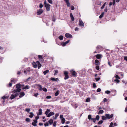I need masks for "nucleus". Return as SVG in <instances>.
I'll use <instances>...</instances> for the list:
<instances>
[{"mask_svg": "<svg viewBox=\"0 0 127 127\" xmlns=\"http://www.w3.org/2000/svg\"><path fill=\"white\" fill-rule=\"evenodd\" d=\"M64 74L65 76L64 78V80H66L69 78V77L68 75V73L67 71H64Z\"/></svg>", "mask_w": 127, "mask_h": 127, "instance_id": "obj_1", "label": "nucleus"}, {"mask_svg": "<svg viewBox=\"0 0 127 127\" xmlns=\"http://www.w3.org/2000/svg\"><path fill=\"white\" fill-rule=\"evenodd\" d=\"M70 73L74 77H76L77 75V73L74 70L72 69L70 70Z\"/></svg>", "mask_w": 127, "mask_h": 127, "instance_id": "obj_2", "label": "nucleus"}, {"mask_svg": "<svg viewBox=\"0 0 127 127\" xmlns=\"http://www.w3.org/2000/svg\"><path fill=\"white\" fill-rule=\"evenodd\" d=\"M113 116L114 114H111L110 115L108 114H106L105 115V116L106 117V119H108L112 118L113 117Z\"/></svg>", "mask_w": 127, "mask_h": 127, "instance_id": "obj_3", "label": "nucleus"}, {"mask_svg": "<svg viewBox=\"0 0 127 127\" xmlns=\"http://www.w3.org/2000/svg\"><path fill=\"white\" fill-rule=\"evenodd\" d=\"M34 87L35 88H38V89L40 91L42 90V87L41 86L40 84H36L34 85Z\"/></svg>", "mask_w": 127, "mask_h": 127, "instance_id": "obj_4", "label": "nucleus"}, {"mask_svg": "<svg viewBox=\"0 0 127 127\" xmlns=\"http://www.w3.org/2000/svg\"><path fill=\"white\" fill-rule=\"evenodd\" d=\"M43 11V10L42 9H40L37 10L36 14L38 15H40L42 13Z\"/></svg>", "mask_w": 127, "mask_h": 127, "instance_id": "obj_5", "label": "nucleus"}, {"mask_svg": "<svg viewBox=\"0 0 127 127\" xmlns=\"http://www.w3.org/2000/svg\"><path fill=\"white\" fill-rule=\"evenodd\" d=\"M65 36L67 38H72V35L70 34L66 33L65 34Z\"/></svg>", "mask_w": 127, "mask_h": 127, "instance_id": "obj_6", "label": "nucleus"}, {"mask_svg": "<svg viewBox=\"0 0 127 127\" xmlns=\"http://www.w3.org/2000/svg\"><path fill=\"white\" fill-rule=\"evenodd\" d=\"M50 5L49 4H47V5L45 6L46 8V9L47 11H50Z\"/></svg>", "mask_w": 127, "mask_h": 127, "instance_id": "obj_7", "label": "nucleus"}, {"mask_svg": "<svg viewBox=\"0 0 127 127\" xmlns=\"http://www.w3.org/2000/svg\"><path fill=\"white\" fill-rule=\"evenodd\" d=\"M16 88L17 89L20 90L21 91V85L20 83H18L16 84Z\"/></svg>", "mask_w": 127, "mask_h": 127, "instance_id": "obj_8", "label": "nucleus"}, {"mask_svg": "<svg viewBox=\"0 0 127 127\" xmlns=\"http://www.w3.org/2000/svg\"><path fill=\"white\" fill-rule=\"evenodd\" d=\"M95 56L96 57L97 59H101L102 57V55L101 54H97L96 55H95Z\"/></svg>", "mask_w": 127, "mask_h": 127, "instance_id": "obj_9", "label": "nucleus"}, {"mask_svg": "<svg viewBox=\"0 0 127 127\" xmlns=\"http://www.w3.org/2000/svg\"><path fill=\"white\" fill-rule=\"evenodd\" d=\"M54 114H55L53 112H51L49 113V114L47 115H46V116L47 117H50L51 116L53 115Z\"/></svg>", "mask_w": 127, "mask_h": 127, "instance_id": "obj_10", "label": "nucleus"}, {"mask_svg": "<svg viewBox=\"0 0 127 127\" xmlns=\"http://www.w3.org/2000/svg\"><path fill=\"white\" fill-rule=\"evenodd\" d=\"M33 122H32V125L34 126H37L36 123H37V120L35 119L33 120Z\"/></svg>", "mask_w": 127, "mask_h": 127, "instance_id": "obj_11", "label": "nucleus"}, {"mask_svg": "<svg viewBox=\"0 0 127 127\" xmlns=\"http://www.w3.org/2000/svg\"><path fill=\"white\" fill-rule=\"evenodd\" d=\"M50 80L53 81H55L56 82L59 81L58 78H55L51 77L50 78Z\"/></svg>", "mask_w": 127, "mask_h": 127, "instance_id": "obj_12", "label": "nucleus"}, {"mask_svg": "<svg viewBox=\"0 0 127 127\" xmlns=\"http://www.w3.org/2000/svg\"><path fill=\"white\" fill-rule=\"evenodd\" d=\"M95 64L96 65H100V63L99 62V61L97 59H96L95 60Z\"/></svg>", "mask_w": 127, "mask_h": 127, "instance_id": "obj_13", "label": "nucleus"}, {"mask_svg": "<svg viewBox=\"0 0 127 127\" xmlns=\"http://www.w3.org/2000/svg\"><path fill=\"white\" fill-rule=\"evenodd\" d=\"M36 63L37 64V65L38 66V69H39L41 67V64H40V62L38 61H37L36 62Z\"/></svg>", "mask_w": 127, "mask_h": 127, "instance_id": "obj_14", "label": "nucleus"}, {"mask_svg": "<svg viewBox=\"0 0 127 127\" xmlns=\"http://www.w3.org/2000/svg\"><path fill=\"white\" fill-rule=\"evenodd\" d=\"M79 25L81 26H84V24L82 21L81 19H79Z\"/></svg>", "mask_w": 127, "mask_h": 127, "instance_id": "obj_15", "label": "nucleus"}, {"mask_svg": "<svg viewBox=\"0 0 127 127\" xmlns=\"http://www.w3.org/2000/svg\"><path fill=\"white\" fill-rule=\"evenodd\" d=\"M64 1L66 3L67 6L68 7H69L70 5V4L68 0H64Z\"/></svg>", "mask_w": 127, "mask_h": 127, "instance_id": "obj_16", "label": "nucleus"}, {"mask_svg": "<svg viewBox=\"0 0 127 127\" xmlns=\"http://www.w3.org/2000/svg\"><path fill=\"white\" fill-rule=\"evenodd\" d=\"M39 113L38 114H37V115H42V110L40 108L38 110Z\"/></svg>", "mask_w": 127, "mask_h": 127, "instance_id": "obj_17", "label": "nucleus"}, {"mask_svg": "<svg viewBox=\"0 0 127 127\" xmlns=\"http://www.w3.org/2000/svg\"><path fill=\"white\" fill-rule=\"evenodd\" d=\"M20 95L19 96V97L20 98L22 97L25 95L24 93L23 92H22L20 93Z\"/></svg>", "mask_w": 127, "mask_h": 127, "instance_id": "obj_18", "label": "nucleus"}, {"mask_svg": "<svg viewBox=\"0 0 127 127\" xmlns=\"http://www.w3.org/2000/svg\"><path fill=\"white\" fill-rule=\"evenodd\" d=\"M33 63H32V65H33V67L34 68H36L37 66V64L35 62H33Z\"/></svg>", "mask_w": 127, "mask_h": 127, "instance_id": "obj_19", "label": "nucleus"}, {"mask_svg": "<svg viewBox=\"0 0 127 127\" xmlns=\"http://www.w3.org/2000/svg\"><path fill=\"white\" fill-rule=\"evenodd\" d=\"M53 120L52 119H50L48 121V122L50 125H51L53 123Z\"/></svg>", "mask_w": 127, "mask_h": 127, "instance_id": "obj_20", "label": "nucleus"}, {"mask_svg": "<svg viewBox=\"0 0 127 127\" xmlns=\"http://www.w3.org/2000/svg\"><path fill=\"white\" fill-rule=\"evenodd\" d=\"M51 111V110L50 109H47L46 110L45 112V114L46 115H47L48 114H49V113Z\"/></svg>", "mask_w": 127, "mask_h": 127, "instance_id": "obj_21", "label": "nucleus"}, {"mask_svg": "<svg viewBox=\"0 0 127 127\" xmlns=\"http://www.w3.org/2000/svg\"><path fill=\"white\" fill-rule=\"evenodd\" d=\"M70 17L72 21H74V18L73 16L72 13H71L70 14Z\"/></svg>", "mask_w": 127, "mask_h": 127, "instance_id": "obj_22", "label": "nucleus"}, {"mask_svg": "<svg viewBox=\"0 0 127 127\" xmlns=\"http://www.w3.org/2000/svg\"><path fill=\"white\" fill-rule=\"evenodd\" d=\"M29 86L26 85L24 87L22 88V89L23 90H24L25 89H29Z\"/></svg>", "mask_w": 127, "mask_h": 127, "instance_id": "obj_23", "label": "nucleus"}, {"mask_svg": "<svg viewBox=\"0 0 127 127\" xmlns=\"http://www.w3.org/2000/svg\"><path fill=\"white\" fill-rule=\"evenodd\" d=\"M20 92V90L19 89H17L16 90H14L13 91V92L14 93H17V92Z\"/></svg>", "mask_w": 127, "mask_h": 127, "instance_id": "obj_24", "label": "nucleus"}, {"mask_svg": "<svg viewBox=\"0 0 127 127\" xmlns=\"http://www.w3.org/2000/svg\"><path fill=\"white\" fill-rule=\"evenodd\" d=\"M104 14V12H102L101 14V15H100L99 16V18L100 19H101L103 17Z\"/></svg>", "mask_w": 127, "mask_h": 127, "instance_id": "obj_25", "label": "nucleus"}, {"mask_svg": "<svg viewBox=\"0 0 127 127\" xmlns=\"http://www.w3.org/2000/svg\"><path fill=\"white\" fill-rule=\"evenodd\" d=\"M9 97V96H5L4 95L2 97H1V98L2 99H8Z\"/></svg>", "mask_w": 127, "mask_h": 127, "instance_id": "obj_26", "label": "nucleus"}, {"mask_svg": "<svg viewBox=\"0 0 127 127\" xmlns=\"http://www.w3.org/2000/svg\"><path fill=\"white\" fill-rule=\"evenodd\" d=\"M64 37L63 35H60L58 37L59 39L61 40H62L63 39Z\"/></svg>", "mask_w": 127, "mask_h": 127, "instance_id": "obj_27", "label": "nucleus"}, {"mask_svg": "<svg viewBox=\"0 0 127 127\" xmlns=\"http://www.w3.org/2000/svg\"><path fill=\"white\" fill-rule=\"evenodd\" d=\"M15 97L14 95L12 94L11 95V96L9 98L11 99H12L15 98Z\"/></svg>", "mask_w": 127, "mask_h": 127, "instance_id": "obj_28", "label": "nucleus"}, {"mask_svg": "<svg viewBox=\"0 0 127 127\" xmlns=\"http://www.w3.org/2000/svg\"><path fill=\"white\" fill-rule=\"evenodd\" d=\"M103 112L104 111L103 110H99L97 113L98 114H102L103 113Z\"/></svg>", "mask_w": 127, "mask_h": 127, "instance_id": "obj_29", "label": "nucleus"}, {"mask_svg": "<svg viewBox=\"0 0 127 127\" xmlns=\"http://www.w3.org/2000/svg\"><path fill=\"white\" fill-rule=\"evenodd\" d=\"M38 57L39 60H41V59H42L43 57H42V56L41 55H39L38 56Z\"/></svg>", "mask_w": 127, "mask_h": 127, "instance_id": "obj_30", "label": "nucleus"}, {"mask_svg": "<svg viewBox=\"0 0 127 127\" xmlns=\"http://www.w3.org/2000/svg\"><path fill=\"white\" fill-rule=\"evenodd\" d=\"M49 72V70L47 69L45 71H44L43 72V74L44 75H45L47 73H48Z\"/></svg>", "mask_w": 127, "mask_h": 127, "instance_id": "obj_31", "label": "nucleus"}, {"mask_svg": "<svg viewBox=\"0 0 127 127\" xmlns=\"http://www.w3.org/2000/svg\"><path fill=\"white\" fill-rule=\"evenodd\" d=\"M61 122L62 124H64L65 123V119L64 118H63V119H61Z\"/></svg>", "mask_w": 127, "mask_h": 127, "instance_id": "obj_32", "label": "nucleus"}, {"mask_svg": "<svg viewBox=\"0 0 127 127\" xmlns=\"http://www.w3.org/2000/svg\"><path fill=\"white\" fill-rule=\"evenodd\" d=\"M93 118H92V116L91 115H89L88 116V119L89 120H92L93 119Z\"/></svg>", "mask_w": 127, "mask_h": 127, "instance_id": "obj_33", "label": "nucleus"}, {"mask_svg": "<svg viewBox=\"0 0 127 127\" xmlns=\"http://www.w3.org/2000/svg\"><path fill=\"white\" fill-rule=\"evenodd\" d=\"M59 90H57L55 94V96H57L59 94Z\"/></svg>", "mask_w": 127, "mask_h": 127, "instance_id": "obj_34", "label": "nucleus"}, {"mask_svg": "<svg viewBox=\"0 0 127 127\" xmlns=\"http://www.w3.org/2000/svg\"><path fill=\"white\" fill-rule=\"evenodd\" d=\"M47 57L46 56H44V57H43V58H42V59H41V60H40V62L41 63H44V59L45 57Z\"/></svg>", "mask_w": 127, "mask_h": 127, "instance_id": "obj_35", "label": "nucleus"}, {"mask_svg": "<svg viewBox=\"0 0 127 127\" xmlns=\"http://www.w3.org/2000/svg\"><path fill=\"white\" fill-rule=\"evenodd\" d=\"M95 119L97 121L99 120V116L98 115H97L95 117Z\"/></svg>", "mask_w": 127, "mask_h": 127, "instance_id": "obj_36", "label": "nucleus"}, {"mask_svg": "<svg viewBox=\"0 0 127 127\" xmlns=\"http://www.w3.org/2000/svg\"><path fill=\"white\" fill-rule=\"evenodd\" d=\"M102 48V46L100 45H98L97 46V47H96V48L97 49V50H98Z\"/></svg>", "mask_w": 127, "mask_h": 127, "instance_id": "obj_37", "label": "nucleus"}, {"mask_svg": "<svg viewBox=\"0 0 127 127\" xmlns=\"http://www.w3.org/2000/svg\"><path fill=\"white\" fill-rule=\"evenodd\" d=\"M103 122V120H100L99 121V122L97 124L98 125H100Z\"/></svg>", "mask_w": 127, "mask_h": 127, "instance_id": "obj_38", "label": "nucleus"}, {"mask_svg": "<svg viewBox=\"0 0 127 127\" xmlns=\"http://www.w3.org/2000/svg\"><path fill=\"white\" fill-rule=\"evenodd\" d=\"M114 81L117 83H119L120 82V81L118 79H116L114 80Z\"/></svg>", "mask_w": 127, "mask_h": 127, "instance_id": "obj_39", "label": "nucleus"}, {"mask_svg": "<svg viewBox=\"0 0 127 127\" xmlns=\"http://www.w3.org/2000/svg\"><path fill=\"white\" fill-rule=\"evenodd\" d=\"M90 101V98L88 97L87 98L86 100V102H89Z\"/></svg>", "mask_w": 127, "mask_h": 127, "instance_id": "obj_40", "label": "nucleus"}, {"mask_svg": "<svg viewBox=\"0 0 127 127\" xmlns=\"http://www.w3.org/2000/svg\"><path fill=\"white\" fill-rule=\"evenodd\" d=\"M57 123V122L56 121H54V122L53 124V126L54 127H56V126Z\"/></svg>", "mask_w": 127, "mask_h": 127, "instance_id": "obj_41", "label": "nucleus"}, {"mask_svg": "<svg viewBox=\"0 0 127 127\" xmlns=\"http://www.w3.org/2000/svg\"><path fill=\"white\" fill-rule=\"evenodd\" d=\"M42 90L44 91L45 92H46L47 91V89L45 87H44V88H43L42 89Z\"/></svg>", "mask_w": 127, "mask_h": 127, "instance_id": "obj_42", "label": "nucleus"}, {"mask_svg": "<svg viewBox=\"0 0 127 127\" xmlns=\"http://www.w3.org/2000/svg\"><path fill=\"white\" fill-rule=\"evenodd\" d=\"M61 45L63 46H65L66 45V44L65 42H63L62 43Z\"/></svg>", "mask_w": 127, "mask_h": 127, "instance_id": "obj_43", "label": "nucleus"}, {"mask_svg": "<svg viewBox=\"0 0 127 127\" xmlns=\"http://www.w3.org/2000/svg\"><path fill=\"white\" fill-rule=\"evenodd\" d=\"M102 119L103 120H105L106 119V117L104 116H102Z\"/></svg>", "mask_w": 127, "mask_h": 127, "instance_id": "obj_44", "label": "nucleus"}, {"mask_svg": "<svg viewBox=\"0 0 127 127\" xmlns=\"http://www.w3.org/2000/svg\"><path fill=\"white\" fill-rule=\"evenodd\" d=\"M95 69L97 70H99V65H97L95 67Z\"/></svg>", "mask_w": 127, "mask_h": 127, "instance_id": "obj_45", "label": "nucleus"}, {"mask_svg": "<svg viewBox=\"0 0 127 127\" xmlns=\"http://www.w3.org/2000/svg\"><path fill=\"white\" fill-rule=\"evenodd\" d=\"M38 95L39 94L38 93L34 94L33 95L36 97H37Z\"/></svg>", "mask_w": 127, "mask_h": 127, "instance_id": "obj_46", "label": "nucleus"}, {"mask_svg": "<svg viewBox=\"0 0 127 127\" xmlns=\"http://www.w3.org/2000/svg\"><path fill=\"white\" fill-rule=\"evenodd\" d=\"M44 125L45 127L48 126L49 125V123H48L47 122H46V123H44Z\"/></svg>", "mask_w": 127, "mask_h": 127, "instance_id": "obj_47", "label": "nucleus"}, {"mask_svg": "<svg viewBox=\"0 0 127 127\" xmlns=\"http://www.w3.org/2000/svg\"><path fill=\"white\" fill-rule=\"evenodd\" d=\"M54 72H55V73L54 74V75H56V73H58V71L57 70H55Z\"/></svg>", "mask_w": 127, "mask_h": 127, "instance_id": "obj_48", "label": "nucleus"}, {"mask_svg": "<svg viewBox=\"0 0 127 127\" xmlns=\"http://www.w3.org/2000/svg\"><path fill=\"white\" fill-rule=\"evenodd\" d=\"M59 116V114L58 113H57L55 115V119H56L57 117Z\"/></svg>", "mask_w": 127, "mask_h": 127, "instance_id": "obj_49", "label": "nucleus"}, {"mask_svg": "<svg viewBox=\"0 0 127 127\" xmlns=\"http://www.w3.org/2000/svg\"><path fill=\"white\" fill-rule=\"evenodd\" d=\"M30 111V108H26L25 109L26 111L28 113H29Z\"/></svg>", "mask_w": 127, "mask_h": 127, "instance_id": "obj_50", "label": "nucleus"}, {"mask_svg": "<svg viewBox=\"0 0 127 127\" xmlns=\"http://www.w3.org/2000/svg\"><path fill=\"white\" fill-rule=\"evenodd\" d=\"M25 120L26 122H30L31 120L29 118H27Z\"/></svg>", "mask_w": 127, "mask_h": 127, "instance_id": "obj_51", "label": "nucleus"}, {"mask_svg": "<svg viewBox=\"0 0 127 127\" xmlns=\"http://www.w3.org/2000/svg\"><path fill=\"white\" fill-rule=\"evenodd\" d=\"M20 95V93H16L14 95L15 97H16L18 95Z\"/></svg>", "mask_w": 127, "mask_h": 127, "instance_id": "obj_52", "label": "nucleus"}, {"mask_svg": "<svg viewBox=\"0 0 127 127\" xmlns=\"http://www.w3.org/2000/svg\"><path fill=\"white\" fill-rule=\"evenodd\" d=\"M93 87L94 88H95L96 87V84L95 83H94L93 84Z\"/></svg>", "mask_w": 127, "mask_h": 127, "instance_id": "obj_53", "label": "nucleus"}, {"mask_svg": "<svg viewBox=\"0 0 127 127\" xmlns=\"http://www.w3.org/2000/svg\"><path fill=\"white\" fill-rule=\"evenodd\" d=\"M116 79H120V78L119 76L117 75H116L115 76Z\"/></svg>", "mask_w": 127, "mask_h": 127, "instance_id": "obj_54", "label": "nucleus"}, {"mask_svg": "<svg viewBox=\"0 0 127 127\" xmlns=\"http://www.w3.org/2000/svg\"><path fill=\"white\" fill-rule=\"evenodd\" d=\"M48 2L51 4H52L53 1L52 0H47Z\"/></svg>", "mask_w": 127, "mask_h": 127, "instance_id": "obj_55", "label": "nucleus"}, {"mask_svg": "<svg viewBox=\"0 0 127 127\" xmlns=\"http://www.w3.org/2000/svg\"><path fill=\"white\" fill-rule=\"evenodd\" d=\"M105 93L107 94H109L110 93V92L109 91L107 90L105 91Z\"/></svg>", "mask_w": 127, "mask_h": 127, "instance_id": "obj_56", "label": "nucleus"}, {"mask_svg": "<svg viewBox=\"0 0 127 127\" xmlns=\"http://www.w3.org/2000/svg\"><path fill=\"white\" fill-rule=\"evenodd\" d=\"M43 5L41 3L39 5V7L40 8H41L43 7Z\"/></svg>", "mask_w": 127, "mask_h": 127, "instance_id": "obj_57", "label": "nucleus"}, {"mask_svg": "<svg viewBox=\"0 0 127 127\" xmlns=\"http://www.w3.org/2000/svg\"><path fill=\"white\" fill-rule=\"evenodd\" d=\"M112 4L113 5H115V0H113Z\"/></svg>", "mask_w": 127, "mask_h": 127, "instance_id": "obj_58", "label": "nucleus"}, {"mask_svg": "<svg viewBox=\"0 0 127 127\" xmlns=\"http://www.w3.org/2000/svg\"><path fill=\"white\" fill-rule=\"evenodd\" d=\"M12 84L11 83H9L8 85H7V87H11L12 86Z\"/></svg>", "mask_w": 127, "mask_h": 127, "instance_id": "obj_59", "label": "nucleus"}, {"mask_svg": "<svg viewBox=\"0 0 127 127\" xmlns=\"http://www.w3.org/2000/svg\"><path fill=\"white\" fill-rule=\"evenodd\" d=\"M113 125H114V124H113V123L112 122H111L110 123L109 127H113L112 126Z\"/></svg>", "mask_w": 127, "mask_h": 127, "instance_id": "obj_60", "label": "nucleus"}, {"mask_svg": "<svg viewBox=\"0 0 127 127\" xmlns=\"http://www.w3.org/2000/svg\"><path fill=\"white\" fill-rule=\"evenodd\" d=\"M70 8L71 10H73L74 9V6L72 5L71 6Z\"/></svg>", "mask_w": 127, "mask_h": 127, "instance_id": "obj_61", "label": "nucleus"}, {"mask_svg": "<svg viewBox=\"0 0 127 127\" xmlns=\"http://www.w3.org/2000/svg\"><path fill=\"white\" fill-rule=\"evenodd\" d=\"M101 91V89L99 88H98L96 90V92H100Z\"/></svg>", "mask_w": 127, "mask_h": 127, "instance_id": "obj_62", "label": "nucleus"}, {"mask_svg": "<svg viewBox=\"0 0 127 127\" xmlns=\"http://www.w3.org/2000/svg\"><path fill=\"white\" fill-rule=\"evenodd\" d=\"M51 96L50 95L47 96L46 97V98L47 99H50L51 98Z\"/></svg>", "mask_w": 127, "mask_h": 127, "instance_id": "obj_63", "label": "nucleus"}, {"mask_svg": "<svg viewBox=\"0 0 127 127\" xmlns=\"http://www.w3.org/2000/svg\"><path fill=\"white\" fill-rule=\"evenodd\" d=\"M100 79V77H98V78H95V79L96 80V81L97 82L98 81H99Z\"/></svg>", "mask_w": 127, "mask_h": 127, "instance_id": "obj_64", "label": "nucleus"}]
</instances>
